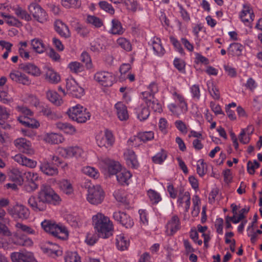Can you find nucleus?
I'll return each instance as SVG.
<instances>
[{"label": "nucleus", "instance_id": "nucleus-1", "mask_svg": "<svg viewBox=\"0 0 262 262\" xmlns=\"http://www.w3.org/2000/svg\"><path fill=\"white\" fill-rule=\"evenodd\" d=\"M94 229L99 237L107 238L113 235L114 226L110 219L101 213L92 218Z\"/></svg>", "mask_w": 262, "mask_h": 262}, {"label": "nucleus", "instance_id": "nucleus-2", "mask_svg": "<svg viewBox=\"0 0 262 262\" xmlns=\"http://www.w3.org/2000/svg\"><path fill=\"white\" fill-rule=\"evenodd\" d=\"M41 227L46 232L59 239H66L69 235L67 228L61 224H57L55 221L45 220L41 224Z\"/></svg>", "mask_w": 262, "mask_h": 262}, {"label": "nucleus", "instance_id": "nucleus-3", "mask_svg": "<svg viewBox=\"0 0 262 262\" xmlns=\"http://www.w3.org/2000/svg\"><path fill=\"white\" fill-rule=\"evenodd\" d=\"M158 91L157 85L156 83L150 84L146 91L142 93L143 99L146 105L155 112L161 113L162 111L161 104L158 100L155 98L154 95Z\"/></svg>", "mask_w": 262, "mask_h": 262}, {"label": "nucleus", "instance_id": "nucleus-4", "mask_svg": "<svg viewBox=\"0 0 262 262\" xmlns=\"http://www.w3.org/2000/svg\"><path fill=\"white\" fill-rule=\"evenodd\" d=\"M67 113L71 119L78 123H84L91 117L87 110L80 104L69 108Z\"/></svg>", "mask_w": 262, "mask_h": 262}, {"label": "nucleus", "instance_id": "nucleus-5", "mask_svg": "<svg viewBox=\"0 0 262 262\" xmlns=\"http://www.w3.org/2000/svg\"><path fill=\"white\" fill-rule=\"evenodd\" d=\"M104 198V193L100 186H90L88 189L87 201L91 204L97 205L101 204Z\"/></svg>", "mask_w": 262, "mask_h": 262}, {"label": "nucleus", "instance_id": "nucleus-6", "mask_svg": "<svg viewBox=\"0 0 262 262\" xmlns=\"http://www.w3.org/2000/svg\"><path fill=\"white\" fill-rule=\"evenodd\" d=\"M38 199H40L44 204H55L59 201V196L55 193L51 187L47 185H42L38 193Z\"/></svg>", "mask_w": 262, "mask_h": 262}, {"label": "nucleus", "instance_id": "nucleus-7", "mask_svg": "<svg viewBox=\"0 0 262 262\" xmlns=\"http://www.w3.org/2000/svg\"><path fill=\"white\" fill-rule=\"evenodd\" d=\"M7 212L12 217L21 220L27 219L30 215L29 209L26 206L18 204L9 207Z\"/></svg>", "mask_w": 262, "mask_h": 262}, {"label": "nucleus", "instance_id": "nucleus-8", "mask_svg": "<svg viewBox=\"0 0 262 262\" xmlns=\"http://www.w3.org/2000/svg\"><path fill=\"white\" fill-rule=\"evenodd\" d=\"M30 13L38 22L43 23L47 20L48 15L46 11L36 3H31L28 7Z\"/></svg>", "mask_w": 262, "mask_h": 262}, {"label": "nucleus", "instance_id": "nucleus-9", "mask_svg": "<svg viewBox=\"0 0 262 262\" xmlns=\"http://www.w3.org/2000/svg\"><path fill=\"white\" fill-rule=\"evenodd\" d=\"M97 145L105 148L111 147L114 142V138L111 132L106 130L104 132L99 133L96 137Z\"/></svg>", "mask_w": 262, "mask_h": 262}, {"label": "nucleus", "instance_id": "nucleus-10", "mask_svg": "<svg viewBox=\"0 0 262 262\" xmlns=\"http://www.w3.org/2000/svg\"><path fill=\"white\" fill-rule=\"evenodd\" d=\"M94 78L99 84L104 86H112L115 80V78L112 74L105 71L96 72L94 75Z\"/></svg>", "mask_w": 262, "mask_h": 262}, {"label": "nucleus", "instance_id": "nucleus-11", "mask_svg": "<svg viewBox=\"0 0 262 262\" xmlns=\"http://www.w3.org/2000/svg\"><path fill=\"white\" fill-rule=\"evenodd\" d=\"M12 262H37L32 252H13L11 254Z\"/></svg>", "mask_w": 262, "mask_h": 262}, {"label": "nucleus", "instance_id": "nucleus-12", "mask_svg": "<svg viewBox=\"0 0 262 262\" xmlns=\"http://www.w3.org/2000/svg\"><path fill=\"white\" fill-rule=\"evenodd\" d=\"M14 144L15 147L23 153L28 155L34 154V150L31 147L30 142L25 138H17L14 140Z\"/></svg>", "mask_w": 262, "mask_h": 262}, {"label": "nucleus", "instance_id": "nucleus-13", "mask_svg": "<svg viewBox=\"0 0 262 262\" xmlns=\"http://www.w3.org/2000/svg\"><path fill=\"white\" fill-rule=\"evenodd\" d=\"M66 88L67 91L75 97L80 98L83 95L84 90L78 85L74 79L67 80Z\"/></svg>", "mask_w": 262, "mask_h": 262}, {"label": "nucleus", "instance_id": "nucleus-14", "mask_svg": "<svg viewBox=\"0 0 262 262\" xmlns=\"http://www.w3.org/2000/svg\"><path fill=\"white\" fill-rule=\"evenodd\" d=\"M113 217L126 228H130L134 225V223L133 219L124 212L121 211L115 212Z\"/></svg>", "mask_w": 262, "mask_h": 262}, {"label": "nucleus", "instance_id": "nucleus-15", "mask_svg": "<svg viewBox=\"0 0 262 262\" xmlns=\"http://www.w3.org/2000/svg\"><path fill=\"white\" fill-rule=\"evenodd\" d=\"M11 79L23 85H29L31 84V80L24 73L17 70H13L9 74Z\"/></svg>", "mask_w": 262, "mask_h": 262}, {"label": "nucleus", "instance_id": "nucleus-16", "mask_svg": "<svg viewBox=\"0 0 262 262\" xmlns=\"http://www.w3.org/2000/svg\"><path fill=\"white\" fill-rule=\"evenodd\" d=\"M240 18L245 24H250L254 20V14L249 4H244L239 14Z\"/></svg>", "mask_w": 262, "mask_h": 262}, {"label": "nucleus", "instance_id": "nucleus-17", "mask_svg": "<svg viewBox=\"0 0 262 262\" xmlns=\"http://www.w3.org/2000/svg\"><path fill=\"white\" fill-rule=\"evenodd\" d=\"M13 243L18 246L30 247L33 244L32 239L24 234H20L18 231L13 234Z\"/></svg>", "mask_w": 262, "mask_h": 262}, {"label": "nucleus", "instance_id": "nucleus-18", "mask_svg": "<svg viewBox=\"0 0 262 262\" xmlns=\"http://www.w3.org/2000/svg\"><path fill=\"white\" fill-rule=\"evenodd\" d=\"M25 175L28 182V184L26 185L27 190L30 191L36 190L38 186V185L36 183L39 179L37 173L28 171L25 173Z\"/></svg>", "mask_w": 262, "mask_h": 262}, {"label": "nucleus", "instance_id": "nucleus-19", "mask_svg": "<svg viewBox=\"0 0 262 262\" xmlns=\"http://www.w3.org/2000/svg\"><path fill=\"white\" fill-rule=\"evenodd\" d=\"M180 228V222L177 215H173L166 225V233L172 235Z\"/></svg>", "mask_w": 262, "mask_h": 262}, {"label": "nucleus", "instance_id": "nucleus-20", "mask_svg": "<svg viewBox=\"0 0 262 262\" xmlns=\"http://www.w3.org/2000/svg\"><path fill=\"white\" fill-rule=\"evenodd\" d=\"M41 249L44 253H47L51 256H58L62 254V251L59 246L50 242L43 246Z\"/></svg>", "mask_w": 262, "mask_h": 262}, {"label": "nucleus", "instance_id": "nucleus-21", "mask_svg": "<svg viewBox=\"0 0 262 262\" xmlns=\"http://www.w3.org/2000/svg\"><path fill=\"white\" fill-rule=\"evenodd\" d=\"M14 160L23 166L33 168L36 166L37 162L32 159L27 158L22 154H19L16 155L13 157Z\"/></svg>", "mask_w": 262, "mask_h": 262}, {"label": "nucleus", "instance_id": "nucleus-22", "mask_svg": "<svg viewBox=\"0 0 262 262\" xmlns=\"http://www.w3.org/2000/svg\"><path fill=\"white\" fill-rule=\"evenodd\" d=\"M43 141L51 144H57L62 143L64 138L61 134L50 133L44 135Z\"/></svg>", "mask_w": 262, "mask_h": 262}, {"label": "nucleus", "instance_id": "nucleus-23", "mask_svg": "<svg viewBox=\"0 0 262 262\" xmlns=\"http://www.w3.org/2000/svg\"><path fill=\"white\" fill-rule=\"evenodd\" d=\"M115 108L118 118L121 121H125L129 118L127 107L122 102H117Z\"/></svg>", "mask_w": 262, "mask_h": 262}, {"label": "nucleus", "instance_id": "nucleus-24", "mask_svg": "<svg viewBox=\"0 0 262 262\" xmlns=\"http://www.w3.org/2000/svg\"><path fill=\"white\" fill-rule=\"evenodd\" d=\"M28 202L32 209L36 212L44 211L47 208V204H44L40 199H36L35 196H31Z\"/></svg>", "mask_w": 262, "mask_h": 262}, {"label": "nucleus", "instance_id": "nucleus-25", "mask_svg": "<svg viewBox=\"0 0 262 262\" xmlns=\"http://www.w3.org/2000/svg\"><path fill=\"white\" fill-rule=\"evenodd\" d=\"M106 165L108 172L110 175L117 174L121 168V165L119 162L107 159L103 161Z\"/></svg>", "mask_w": 262, "mask_h": 262}, {"label": "nucleus", "instance_id": "nucleus-26", "mask_svg": "<svg viewBox=\"0 0 262 262\" xmlns=\"http://www.w3.org/2000/svg\"><path fill=\"white\" fill-rule=\"evenodd\" d=\"M17 120L23 125L32 128H37L40 124L36 119L28 116H18Z\"/></svg>", "mask_w": 262, "mask_h": 262}, {"label": "nucleus", "instance_id": "nucleus-27", "mask_svg": "<svg viewBox=\"0 0 262 262\" xmlns=\"http://www.w3.org/2000/svg\"><path fill=\"white\" fill-rule=\"evenodd\" d=\"M55 125L57 128L68 135H73L76 133H81V132L77 130L74 126L68 123L58 122Z\"/></svg>", "mask_w": 262, "mask_h": 262}, {"label": "nucleus", "instance_id": "nucleus-28", "mask_svg": "<svg viewBox=\"0 0 262 262\" xmlns=\"http://www.w3.org/2000/svg\"><path fill=\"white\" fill-rule=\"evenodd\" d=\"M55 28L56 32L62 37L68 38L71 35L68 27L59 20L55 22Z\"/></svg>", "mask_w": 262, "mask_h": 262}, {"label": "nucleus", "instance_id": "nucleus-29", "mask_svg": "<svg viewBox=\"0 0 262 262\" xmlns=\"http://www.w3.org/2000/svg\"><path fill=\"white\" fill-rule=\"evenodd\" d=\"M190 194L189 192L180 191L177 202L181 205L185 204V210L188 211L190 205Z\"/></svg>", "mask_w": 262, "mask_h": 262}, {"label": "nucleus", "instance_id": "nucleus-30", "mask_svg": "<svg viewBox=\"0 0 262 262\" xmlns=\"http://www.w3.org/2000/svg\"><path fill=\"white\" fill-rule=\"evenodd\" d=\"M45 79L51 83L56 84L60 81V76L53 69L48 68L46 69Z\"/></svg>", "mask_w": 262, "mask_h": 262}, {"label": "nucleus", "instance_id": "nucleus-31", "mask_svg": "<svg viewBox=\"0 0 262 262\" xmlns=\"http://www.w3.org/2000/svg\"><path fill=\"white\" fill-rule=\"evenodd\" d=\"M9 179L18 185H21L24 181L22 172L17 168L12 169L8 173Z\"/></svg>", "mask_w": 262, "mask_h": 262}, {"label": "nucleus", "instance_id": "nucleus-32", "mask_svg": "<svg viewBox=\"0 0 262 262\" xmlns=\"http://www.w3.org/2000/svg\"><path fill=\"white\" fill-rule=\"evenodd\" d=\"M21 69L26 73L34 77H38L41 73L40 70L36 66L32 63L23 64Z\"/></svg>", "mask_w": 262, "mask_h": 262}, {"label": "nucleus", "instance_id": "nucleus-33", "mask_svg": "<svg viewBox=\"0 0 262 262\" xmlns=\"http://www.w3.org/2000/svg\"><path fill=\"white\" fill-rule=\"evenodd\" d=\"M132 177L130 172L125 169H120L116 174L118 182L121 185L128 184V180Z\"/></svg>", "mask_w": 262, "mask_h": 262}, {"label": "nucleus", "instance_id": "nucleus-34", "mask_svg": "<svg viewBox=\"0 0 262 262\" xmlns=\"http://www.w3.org/2000/svg\"><path fill=\"white\" fill-rule=\"evenodd\" d=\"M40 170L45 174L50 176H56L58 173V169L49 163H43L40 165Z\"/></svg>", "mask_w": 262, "mask_h": 262}, {"label": "nucleus", "instance_id": "nucleus-35", "mask_svg": "<svg viewBox=\"0 0 262 262\" xmlns=\"http://www.w3.org/2000/svg\"><path fill=\"white\" fill-rule=\"evenodd\" d=\"M127 164L130 167L136 168L138 166V161L135 152L132 150H127L124 154Z\"/></svg>", "mask_w": 262, "mask_h": 262}, {"label": "nucleus", "instance_id": "nucleus-36", "mask_svg": "<svg viewBox=\"0 0 262 262\" xmlns=\"http://www.w3.org/2000/svg\"><path fill=\"white\" fill-rule=\"evenodd\" d=\"M125 29L123 28L120 21L117 19H113L111 21V28L110 32L114 35H122Z\"/></svg>", "mask_w": 262, "mask_h": 262}, {"label": "nucleus", "instance_id": "nucleus-37", "mask_svg": "<svg viewBox=\"0 0 262 262\" xmlns=\"http://www.w3.org/2000/svg\"><path fill=\"white\" fill-rule=\"evenodd\" d=\"M116 244L118 249L124 251L127 249L129 245V241L125 237L124 234H120L116 237Z\"/></svg>", "mask_w": 262, "mask_h": 262}, {"label": "nucleus", "instance_id": "nucleus-38", "mask_svg": "<svg viewBox=\"0 0 262 262\" xmlns=\"http://www.w3.org/2000/svg\"><path fill=\"white\" fill-rule=\"evenodd\" d=\"M31 46L33 50L39 54L43 53L46 50V47L42 40L38 38L31 40Z\"/></svg>", "mask_w": 262, "mask_h": 262}, {"label": "nucleus", "instance_id": "nucleus-39", "mask_svg": "<svg viewBox=\"0 0 262 262\" xmlns=\"http://www.w3.org/2000/svg\"><path fill=\"white\" fill-rule=\"evenodd\" d=\"M168 108L173 115L179 117L187 111V106H183L176 103H171L168 105Z\"/></svg>", "mask_w": 262, "mask_h": 262}, {"label": "nucleus", "instance_id": "nucleus-40", "mask_svg": "<svg viewBox=\"0 0 262 262\" xmlns=\"http://www.w3.org/2000/svg\"><path fill=\"white\" fill-rule=\"evenodd\" d=\"M47 97L50 101L56 105H60L63 103L62 99L55 91L49 90L47 92Z\"/></svg>", "mask_w": 262, "mask_h": 262}, {"label": "nucleus", "instance_id": "nucleus-41", "mask_svg": "<svg viewBox=\"0 0 262 262\" xmlns=\"http://www.w3.org/2000/svg\"><path fill=\"white\" fill-rule=\"evenodd\" d=\"M15 15L22 19L29 21L32 20L31 15L25 10L19 6H16L13 8Z\"/></svg>", "mask_w": 262, "mask_h": 262}, {"label": "nucleus", "instance_id": "nucleus-42", "mask_svg": "<svg viewBox=\"0 0 262 262\" xmlns=\"http://www.w3.org/2000/svg\"><path fill=\"white\" fill-rule=\"evenodd\" d=\"M59 186L61 190L67 194H71L73 192L72 184L68 180L63 179L60 181Z\"/></svg>", "mask_w": 262, "mask_h": 262}, {"label": "nucleus", "instance_id": "nucleus-43", "mask_svg": "<svg viewBox=\"0 0 262 262\" xmlns=\"http://www.w3.org/2000/svg\"><path fill=\"white\" fill-rule=\"evenodd\" d=\"M244 49L243 45L239 43H233L230 45L228 52L233 56H239L241 55Z\"/></svg>", "mask_w": 262, "mask_h": 262}, {"label": "nucleus", "instance_id": "nucleus-44", "mask_svg": "<svg viewBox=\"0 0 262 262\" xmlns=\"http://www.w3.org/2000/svg\"><path fill=\"white\" fill-rule=\"evenodd\" d=\"M136 114L140 121H144L148 118L150 113L146 106L141 105L136 109Z\"/></svg>", "mask_w": 262, "mask_h": 262}, {"label": "nucleus", "instance_id": "nucleus-45", "mask_svg": "<svg viewBox=\"0 0 262 262\" xmlns=\"http://www.w3.org/2000/svg\"><path fill=\"white\" fill-rule=\"evenodd\" d=\"M152 49L159 56H162L165 53V50L162 46L161 41L158 38H154L152 41Z\"/></svg>", "mask_w": 262, "mask_h": 262}, {"label": "nucleus", "instance_id": "nucleus-46", "mask_svg": "<svg viewBox=\"0 0 262 262\" xmlns=\"http://www.w3.org/2000/svg\"><path fill=\"white\" fill-rule=\"evenodd\" d=\"M57 152L59 155L64 158L73 157V146L59 147Z\"/></svg>", "mask_w": 262, "mask_h": 262}, {"label": "nucleus", "instance_id": "nucleus-47", "mask_svg": "<svg viewBox=\"0 0 262 262\" xmlns=\"http://www.w3.org/2000/svg\"><path fill=\"white\" fill-rule=\"evenodd\" d=\"M82 171L85 174L95 179H98L99 177V173L98 171L93 167H84L82 169Z\"/></svg>", "mask_w": 262, "mask_h": 262}, {"label": "nucleus", "instance_id": "nucleus-48", "mask_svg": "<svg viewBox=\"0 0 262 262\" xmlns=\"http://www.w3.org/2000/svg\"><path fill=\"white\" fill-rule=\"evenodd\" d=\"M117 44L119 47L125 50L126 51L129 52L132 50V46L130 42L125 38H119L117 40Z\"/></svg>", "mask_w": 262, "mask_h": 262}, {"label": "nucleus", "instance_id": "nucleus-49", "mask_svg": "<svg viewBox=\"0 0 262 262\" xmlns=\"http://www.w3.org/2000/svg\"><path fill=\"white\" fill-rule=\"evenodd\" d=\"M148 198L152 204H157L162 200V197L157 191L149 189L147 191Z\"/></svg>", "mask_w": 262, "mask_h": 262}, {"label": "nucleus", "instance_id": "nucleus-50", "mask_svg": "<svg viewBox=\"0 0 262 262\" xmlns=\"http://www.w3.org/2000/svg\"><path fill=\"white\" fill-rule=\"evenodd\" d=\"M86 21L96 28H100L103 25V21L99 17L94 15H88Z\"/></svg>", "mask_w": 262, "mask_h": 262}, {"label": "nucleus", "instance_id": "nucleus-51", "mask_svg": "<svg viewBox=\"0 0 262 262\" xmlns=\"http://www.w3.org/2000/svg\"><path fill=\"white\" fill-rule=\"evenodd\" d=\"M68 68L72 73L75 74L81 72L84 70L82 64L77 61L70 62L68 66Z\"/></svg>", "mask_w": 262, "mask_h": 262}, {"label": "nucleus", "instance_id": "nucleus-52", "mask_svg": "<svg viewBox=\"0 0 262 262\" xmlns=\"http://www.w3.org/2000/svg\"><path fill=\"white\" fill-rule=\"evenodd\" d=\"M61 4L66 8H78L81 5L80 0H61Z\"/></svg>", "mask_w": 262, "mask_h": 262}, {"label": "nucleus", "instance_id": "nucleus-53", "mask_svg": "<svg viewBox=\"0 0 262 262\" xmlns=\"http://www.w3.org/2000/svg\"><path fill=\"white\" fill-rule=\"evenodd\" d=\"M137 137L141 141L146 142L154 138V133L152 131L140 132Z\"/></svg>", "mask_w": 262, "mask_h": 262}, {"label": "nucleus", "instance_id": "nucleus-54", "mask_svg": "<svg viewBox=\"0 0 262 262\" xmlns=\"http://www.w3.org/2000/svg\"><path fill=\"white\" fill-rule=\"evenodd\" d=\"M65 262H81L80 257L76 252H68L64 256Z\"/></svg>", "mask_w": 262, "mask_h": 262}, {"label": "nucleus", "instance_id": "nucleus-55", "mask_svg": "<svg viewBox=\"0 0 262 262\" xmlns=\"http://www.w3.org/2000/svg\"><path fill=\"white\" fill-rule=\"evenodd\" d=\"M167 158L166 152L162 149L152 157V161L156 164H161Z\"/></svg>", "mask_w": 262, "mask_h": 262}, {"label": "nucleus", "instance_id": "nucleus-56", "mask_svg": "<svg viewBox=\"0 0 262 262\" xmlns=\"http://www.w3.org/2000/svg\"><path fill=\"white\" fill-rule=\"evenodd\" d=\"M0 101L5 104L12 101V98L9 95L8 89H0Z\"/></svg>", "mask_w": 262, "mask_h": 262}, {"label": "nucleus", "instance_id": "nucleus-57", "mask_svg": "<svg viewBox=\"0 0 262 262\" xmlns=\"http://www.w3.org/2000/svg\"><path fill=\"white\" fill-rule=\"evenodd\" d=\"M114 195L116 199V200L119 202H121L123 204H127L129 203L128 200L126 199L125 194L124 192L123 191L120 190H117L114 193Z\"/></svg>", "mask_w": 262, "mask_h": 262}, {"label": "nucleus", "instance_id": "nucleus-58", "mask_svg": "<svg viewBox=\"0 0 262 262\" xmlns=\"http://www.w3.org/2000/svg\"><path fill=\"white\" fill-rule=\"evenodd\" d=\"M197 173L201 177H203L207 171V166L206 163L203 160H200L198 161L196 165Z\"/></svg>", "mask_w": 262, "mask_h": 262}, {"label": "nucleus", "instance_id": "nucleus-59", "mask_svg": "<svg viewBox=\"0 0 262 262\" xmlns=\"http://www.w3.org/2000/svg\"><path fill=\"white\" fill-rule=\"evenodd\" d=\"M5 22L10 26H15L19 27L22 26L21 22L13 16L9 15Z\"/></svg>", "mask_w": 262, "mask_h": 262}, {"label": "nucleus", "instance_id": "nucleus-60", "mask_svg": "<svg viewBox=\"0 0 262 262\" xmlns=\"http://www.w3.org/2000/svg\"><path fill=\"white\" fill-rule=\"evenodd\" d=\"M99 6L100 8L111 14H113L115 13V10L112 6L105 1H101L99 3Z\"/></svg>", "mask_w": 262, "mask_h": 262}, {"label": "nucleus", "instance_id": "nucleus-61", "mask_svg": "<svg viewBox=\"0 0 262 262\" xmlns=\"http://www.w3.org/2000/svg\"><path fill=\"white\" fill-rule=\"evenodd\" d=\"M198 230L199 232L202 233V236L204 237V243L205 246L207 247H208V242L210 240V237L208 234H206L205 232L207 231V228L206 226H202L199 225L197 227Z\"/></svg>", "mask_w": 262, "mask_h": 262}, {"label": "nucleus", "instance_id": "nucleus-62", "mask_svg": "<svg viewBox=\"0 0 262 262\" xmlns=\"http://www.w3.org/2000/svg\"><path fill=\"white\" fill-rule=\"evenodd\" d=\"M15 227L17 229H19L21 231L26 232L28 234H35V230L31 228L30 227L20 223H16L15 225Z\"/></svg>", "mask_w": 262, "mask_h": 262}, {"label": "nucleus", "instance_id": "nucleus-63", "mask_svg": "<svg viewBox=\"0 0 262 262\" xmlns=\"http://www.w3.org/2000/svg\"><path fill=\"white\" fill-rule=\"evenodd\" d=\"M85 155V152L81 147L78 146H73V157L84 158Z\"/></svg>", "mask_w": 262, "mask_h": 262}, {"label": "nucleus", "instance_id": "nucleus-64", "mask_svg": "<svg viewBox=\"0 0 262 262\" xmlns=\"http://www.w3.org/2000/svg\"><path fill=\"white\" fill-rule=\"evenodd\" d=\"M75 30L78 34L83 37L87 36L90 32L89 30L87 28L79 24H77V26L75 27Z\"/></svg>", "mask_w": 262, "mask_h": 262}]
</instances>
